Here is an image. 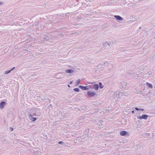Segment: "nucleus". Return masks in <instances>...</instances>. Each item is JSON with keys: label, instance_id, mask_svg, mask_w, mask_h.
Segmentation results:
<instances>
[{"label": "nucleus", "instance_id": "1", "mask_svg": "<svg viewBox=\"0 0 155 155\" xmlns=\"http://www.w3.org/2000/svg\"><path fill=\"white\" fill-rule=\"evenodd\" d=\"M127 94L128 93L126 92H123L120 91L118 94L117 95L116 93H114L113 94V96L115 100L116 101L118 100V98H120L123 95L126 96L127 95Z\"/></svg>", "mask_w": 155, "mask_h": 155}, {"label": "nucleus", "instance_id": "2", "mask_svg": "<svg viewBox=\"0 0 155 155\" xmlns=\"http://www.w3.org/2000/svg\"><path fill=\"white\" fill-rule=\"evenodd\" d=\"M104 64L107 66V69L110 72H111L113 70V66L112 64L107 63V62L104 63Z\"/></svg>", "mask_w": 155, "mask_h": 155}, {"label": "nucleus", "instance_id": "3", "mask_svg": "<svg viewBox=\"0 0 155 155\" xmlns=\"http://www.w3.org/2000/svg\"><path fill=\"white\" fill-rule=\"evenodd\" d=\"M148 117L149 116L147 115L143 114L141 116H138L137 118L140 120L142 119L147 120Z\"/></svg>", "mask_w": 155, "mask_h": 155}, {"label": "nucleus", "instance_id": "4", "mask_svg": "<svg viewBox=\"0 0 155 155\" xmlns=\"http://www.w3.org/2000/svg\"><path fill=\"white\" fill-rule=\"evenodd\" d=\"M28 118L29 119L33 121H35L36 120V118L33 117L32 115L31 114H29L28 115Z\"/></svg>", "mask_w": 155, "mask_h": 155}, {"label": "nucleus", "instance_id": "5", "mask_svg": "<svg viewBox=\"0 0 155 155\" xmlns=\"http://www.w3.org/2000/svg\"><path fill=\"white\" fill-rule=\"evenodd\" d=\"M28 118L29 119L33 121H35L36 120V118L33 117L32 115L31 114H29L28 115Z\"/></svg>", "mask_w": 155, "mask_h": 155}, {"label": "nucleus", "instance_id": "6", "mask_svg": "<svg viewBox=\"0 0 155 155\" xmlns=\"http://www.w3.org/2000/svg\"><path fill=\"white\" fill-rule=\"evenodd\" d=\"M28 118L29 119L33 121H35L36 120V118L33 117L32 115L31 114H29L28 115Z\"/></svg>", "mask_w": 155, "mask_h": 155}, {"label": "nucleus", "instance_id": "7", "mask_svg": "<svg viewBox=\"0 0 155 155\" xmlns=\"http://www.w3.org/2000/svg\"><path fill=\"white\" fill-rule=\"evenodd\" d=\"M87 95L90 97H93L96 94L95 93L92 92L91 91H88L87 92Z\"/></svg>", "mask_w": 155, "mask_h": 155}, {"label": "nucleus", "instance_id": "8", "mask_svg": "<svg viewBox=\"0 0 155 155\" xmlns=\"http://www.w3.org/2000/svg\"><path fill=\"white\" fill-rule=\"evenodd\" d=\"M5 102L4 101L1 102L0 104V108L2 109H3L5 105Z\"/></svg>", "mask_w": 155, "mask_h": 155}, {"label": "nucleus", "instance_id": "9", "mask_svg": "<svg viewBox=\"0 0 155 155\" xmlns=\"http://www.w3.org/2000/svg\"><path fill=\"white\" fill-rule=\"evenodd\" d=\"M79 87H80L82 90H87V89H88V88H89L88 86L84 87L81 85H80L79 86Z\"/></svg>", "mask_w": 155, "mask_h": 155}, {"label": "nucleus", "instance_id": "10", "mask_svg": "<svg viewBox=\"0 0 155 155\" xmlns=\"http://www.w3.org/2000/svg\"><path fill=\"white\" fill-rule=\"evenodd\" d=\"M120 134L122 136H124L127 134V132L125 131H122L120 132Z\"/></svg>", "mask_w": 155, "mask_h": 155}, {"label": "nucleus", "instance_id": "11", "mask_svg": "<svg viewBox=\"0 0 155 155\" xmlns=\"http://www.w3.org/2000/svg\"><path fill=\"white\" fill-rule=\"evenodd\" d=\"M114 17L117 20H123V18L120 16L119 15H114Z\"/></svg>", "mask_w": 155, "mask_h": 155}, {"label": "nucleus", "instance_id": "12", "mask_svg": "<svg viewBox=\"0 0 155 155\" xmlns=\"http://www.w3.org/2000/svg\"><path fill=\"white\" fill-rule=\"evenodd\" d=\"M65 71L66 73H72L74 72V70L70 69H66Z\"/></svg>", "mask_w": 155, "mask_h": 155}, {"label": "nucleus", "instance_id": "13", "mask_svg": "<svg viewBox=\"0 0 155 155\" xmlns=\"http://www.w3.org/2000/svg\"><path fill=\"white\" fill-rule=\"evenodd\" d=\"M15 68V67H13L12 69L8 71H6L5 73V74H7L10 73Z\"/></svg>", "mask_w": 155, "mask_h": 155}, {"label": "nucleus", "instance_id": "14", "mask_svg": "<svg viewBox=\"0 0 155 155\" xmlns=\"http://www.w3.org/2000/svg\"><path fill=\"white\" fill-rule=\"evenodd\" d=\"M146 84L147 86L151 88H153V85L149 83L148 82H146Z\"/></svg>", "mask_w": 155, "mask_h": 155}, {"label": "nucleus", "instance_id": "15", "mask_svg": "<svg viewBox=\"0 0 155 155\" xmlns=\"http://www.w3.org/2000/svg\"><path fill=\"white\" fill-rule=\"evenodd\" d=\"M99 86L97 84H94L93 86V88L95 90H97L98 89Z\"/></svg>", "mask_w": 155, "mask_h": 155}, {"label": "nucleus", "instance_id": "16", "mask_svg": "<svg viewBox=\"0 0 155 155\" xmlns=\"http://www.w3.org/2000/svg\"><path fill=\"white\" fill-rule=\"evenodd\" d=\"M31 115H32V116H40L41 115V113H37V114H36V112L35 113H32V114H31Z\"/></svg>", "mask_w": 155, "mask_h": 155}, {"label": "nucleus", "instance_id": "17", "mask_svg": "<svg viewBox=\"0 0 155 155\" xmlns=\"http://www.w3.org/2000/svg\"><path fill=\"white\" fill-rule=\"evenodd\" d=\"M107 42L105 41L103 43L102 45L104 47H107Z\"/></svg>", "mask_w": 155, "mask_h": 155}, {"label": "nucleus", "instance_id": "18", "mask_svg": "<svg viewBox=\"0 0 155 155\" xmlns=\"http://www.w3.org/2000/svg\"><path fill=\"white\" fill-rule=\"evenodd\" d=\"M80 82V80L79 79L77 80L76 83V86L78 85L79 84Z\"/></svg>", "mask_w": 155, "mask_h": 155}, {"label": "nucleus", "instance_id": "19", "mask_svg": "<svg viewBox=\"0 0 155 155\" xmlns=\"http://www.w3.org/2000/svg\"><path fill=\"white\" fill-rule=\"evenodd\" d=\"M74 90L75 91H76V92H78L80 90L78 88H75L74 89Z\"/></svg>", "mask_w": 155, "mask_h": 155}, {"label": "nucleus", "instance_id": "20", "mask_svg": "<svg viewBox=\"0 0 155 155\" xmlns=\"http://www.w3.org/2000/svg\"><path fill=\"white\" fill-rule=\"evenodd\" d=\"M58 143L61 144H62L63 143V142H62L61 141H60L58 142Z\"/></svg>", "mask_w": 155, "mask_h": 155}, {"label": "nucleus", "instance_id": "21", "mask_svg": "<svg viewBox=\"0 0 155 155\" xmlns=\"http://www.w3.org/2000/svg\"><path fill=\"white\" fill-rule=\"evenodd\" d=\"M99 84H100V87H101V88H103V87H102V86H101V85H102V84H101V83H99Z\"/></svg>", "mask_w": 155, "mask_h": 155}, {"label": "nucleus", "instance_id": "22", "mask_svg": "<svg viewBox=\"0 0 155 155\" xmlns=\"http://www.w3.org/2000/svg\"><path fill=\"white\" fill-rule=\"evenodd\" d=\"M107 45H108L109 47H110V43L109 42H107Z\"/></svg>", "mask_w": 155, "mask_h": 155}, {"label": "nucleus", "instance_id": "23", "mask_svg": "<svg viewBox=\"0 0 155 155\" xmlns=\"http://www.w3.org/2000/svg\"><path fill=\"white\" fill-rule=\"evenodd\" d=\"M38 111L39 110H36V114H37V113H39V112H38Z\"/></svg>", "mask_w": 155, "mask_h": 155}, {"label": "nucleus", "instance_id": "24", "mask_svg": "<svg viewBox=\"0 0 155 155\" xmlns=\"http://www.w3.org/2000/svg\"><path fill=\"white\" fill-rule=\"evenodd\" d=\"M135 109L137 110H140V109H139L138 108H137V107H136L135 108Z\"/></svg>", "mask_w": 155, "mask_h": 155}, {"label": "nucleus", "instance_id": "25", "mask_svg": "<svg viewBox=\"0 0 155 155\" xmlns=\"http://www.w3.org/2000/svg\"><path fill=\"white\" fill-rule=\"evenodd\" d=\"M10 129L11 130V131H12L13 130V128L10 127Z\"/></svg>", "mask_w": 155, "mask_h": 155}, {"label": "nucleus", "instance_id": "26", "mask_svg": "<svg viewBox=\"0 0 155 155\" xmlns=\"http://www.w3.org/2000/svg\"><path fill=\"white\" fill-rule=\"evenodd\" d=\"M73 81H71L70 82V84H71L72 83Z\"/></svg>", "mask_w": 155, "mask_h": 155}, {"label": "nucleus", "instance_id": "27", "mask_svg": "<svg viewBox=\"0 0 155 155\" xmlns=\"http://www.w3.org/2000/svg\"><path fill=\"white\" fill-rule=\"evenodd\" d=\"M132 113L133 114H134V110H133V111H132Z\"/></svg>", "mask_w": 155, "mask_h": 155}, {"label": "nucleus", "instance_id": "28", "mask_svg": "<svg viewBox=\"0 0 155 155\" xmlns=\"http://www.w3.org/2000/svg\"><path fill=\"white\" fill-rule=\"evenodd\" d=\"M140 110H144L143 109H140Z\"/></svg>", "mask_w": 155, "mask_h": 155}, {"label": "nucleus", "instance_id": "29", "mask_svg": "<svg viewBox=\"0 0 155 155\" xmlns=\"http://www.w3.org/2000/svg\"><path fill=\"white\" fill-rule=\"evenodd\" d=\"M68 87H70V86L69 85H68Z\"/></svg>", "mask_w": 155, "mask_h": 155}, {"label": "nucleus", "instance_id": "30", "mask_svg": "<svg viewBox=\"0 0 155 155\" xmlns=\"http://www.w3.org/2000/svg\"><path fill=\"white\" fill-rule=\"evenodd\" d=\"M2 4V3L1 2H0V5H1Z\"/></svg>", "mask_w": 155, "mask_h": 155}, {"label": "nucleus", "instance_id": "31", "mask_svg": "<svg viewBox=\"0 0 155 155\" xmlns=\"http://www.w3.org/2000/svg\"><path fill=\"white\" fill-rule=\"evenodd\" d=\"M25 50L26 51H28V50Z\"/></svg>", "mask_w": 155, "mask_h": 155}]
</instances>
